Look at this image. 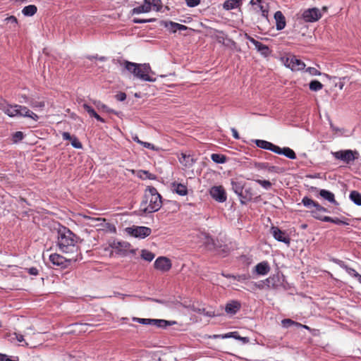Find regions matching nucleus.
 <instances>
[{"instance_id":"nucleus-38","label":"nucleus","mask_w":361,"mask_h":361,"mask_svg":"<svg viewBox=\"0 0 361 361\" xmlns=\"http://www.w3.org/2000/svg\"><path fill=\"white\" fill-rule=\"evenodd\" d=\"M282 324L284 327H288L291 325H295V326H302V327H304L305 329H308V327L305 325H302L298 322H295L290 319H283L282 320Z\"/></svg>"},{"instance_id":"nucleus-15","label":"nucleus","mask_w":361,"mask_h":361,"mask_svg":"<svg viewBox=\"0 0 361 361\" xmlns=\"http://www.w3.org/2000/svg\"><path fill=\"white\" fill-rule=\"evenodd\" d=\"M254 142L255 143L257 147L261 149L270 150L274 153L276 152L277 145H275L270 142L264 140H254Z\"/></svg>"},{"instance_id":"nucleus-20","label":"nucleus","mask_w":361,"mask_h":361,"mask_svg":"<svg viewBox=\"0 0 361 361\" xmlns=\"http://www.w3.org/2000/svg\"><path fill=\"white\" fill-rule=\"evenodd\" d=\"M240 308V303L238 301L233 300L226 305L225 311L227 314H235Z\"/></svg>"},{"instance_id":"nucleus-4","label":"nucleus","mask_w":361,"mask_h":361,"mask_svg":"<svg viewBox=\"0 0 361 361\" xmlns=\"http://www.w3.org/2000/svg\"><path fill=\"white\" fill-rule=\"evenodd\" d=\"M162 7L161 0H144L142 5L133 8L131 11L132 14H140L149 13L151 11H159Z\"/></svg>"},{"instance_id":"nucleus-31","label":"nucleus","mask_w":361,"mask_h":361,"mask_svg":"<svg viewBox=\"0 0 361 361\" xmlns=\"http://www.w3.org/2000/svg\"><path fill=\"white\" fill-rule=\"evenodd\" d=\"M349 197L354 204L361 206V194L360 192L353 190L350 193Z\"/></svg>"},{"instance_id":"nucleus-34","label":"nucleus","mask_w":361,"mask_h":361,"mask_svg":"<svg viewBox=\"0 0 361 361\" xmlns=\"http://www.w3.org/2000/svg\"><path fill=\"white\" fill-rule=\"evenodd\" d=\"M175 322H169L164 319H154V322L153 326H156L160 328H166L167 326L172 325L175 324Z\"/></svg>"},{"instance_id":"nucleus-5","label":"nucleus","mask_w":361,"mask_h":361,"mask_svg":"<svg viewBox=\"0 0 361 361\" xmlns=\"http://www.w3.org/2000/svg\"><path fill=\"white\" fill-rule=\"evenodd\" d=\"M331 154L336 159L342 161L346 164L353 162L358 159L359 153L351 149H342L337 152H332Z\"/></svg>"},{"instance_id":"nucleus-60","label":"nucleus","mask_w":361,"mask_h":361,"mask_svg":"<svg viewBox=\"0 0 361 361\" xmlns=\"http://www.w3.org/2000/svg\"><path fill=\"white\" fill-rule=\"evenodd\" d=\"M237 340L242 341L243 343H247L249 341V338L247 337H241L238 335Z\"/></svg>"},{"instance_id":"nucleus-26","label":"nucleus","mask_w":361,"mask_h":361,"mask_svg":"<svg viewBox=\"0 0 361 361\" xmlns=\"http://www.w3.org/2000/svg\"><path fill=\"white\" fill-rule=\"evenodd\" d=\"M178 159L180 163L185 167H191L194 164L193 158L190 155H187L185 154H181Z\"/></svg>"},{"instance_id":"nucleus-36","label":"nucleus","mask_w":361,"mask_h":361,"mask_svg":"<svg viewBox=\"0 0 361 361\" xmlns=\"http://www.w3.org/2000/svg\"><path fill=\"white\" fill-rule=\"evenodd\" d=\"M310 89L312 91L317 92L323 88V85L318 80H312L309 84Z\"/></svg>"},{"instance_id":"nucleus-13","label":"nucleus","mask_w":361,"mask_h":361,"mask_svg":"<svg viewBox=\"0 0 361 361\" xmlns=\"http://www.w3.org/2000/svg\"><path fill=\"white\" fill-rule=\"evenodd\" d=\"M247 39L255 45L256 49L260 52V54L264 56H267L269 54V47L261 43L260 42L255 39L253 37L248 36Z\"/></svg>"},{"instance_id":"nucleus-17","label":"nucleus","mask_w":361,"mask_h":361,"mask_svg":"<svg viewBox=\"0 0 361 361\" xmlns=\"http://www.w3.org/2000/svg\"><path fill=\"white\" fill-rule=\"evenodd\" d=\"M274 19L277 30H281L286 27V19L281 11H278L274 13Z\"/></svg>"},{"instance_id":"nucleus-24","label":"nucleus","mask_w":361,"mask_h":361,"mask_svg":"<svg viewBox=\"0 0 361 361\" xmlns=\"http://www.w3.org/2000/svg\"><path fill=\"white\" fill-rule=\"evenodd\" d=\"M18 107H22V106L18 104L11 105L10 107H8V109L6 110V114H7L9 117H21V110H20V109Z\"/></svg>"},{"instance_id":"nucleus-10","label":"nucleus","mask_w":361,"mask_h":361,"mask_svg":"<svg viewBox=\"0 0 361 361\" xmlns=\"http://www.w3.org/2000/svg\"><path fill=\"white\" fill-rule=\"evenodd\" d=\"M271 233L277 241L284 243L288 245L290 244V238L285 231H281L279 227L272 226L271 228Z\"/></svg>"},{"instance_id":"nucleus-61","label":"nucleus","mask_w":361,"mask_h":361,"mask_svg":"<svg viewBox=\"0 0 361 361\" xmlns=\"http://www.w3.org/2000/svg\"><path fill=\"white\" fill-rule=\"evenodd\" d=\"M261 2H262V0H251L250 4L258 5L259 6V5H261Z\"/></svg>"},{"instance_id":"nucleus-45","label":"nucleus","mask_w":361,"mask_h":361,"mask_svg":"<svg viewBox=\"0 0 361 361\" xmlns=\"http://www.w3.org/2000/svg\"><path fill=\"white\" fill-rule=\"evenodd\" d=\"M11 104H8L7 102L1 97H0V109L4 111L6 114V110L10 107Z\"/></svg>"},{"instance_id":"nucleus-57","label":"nucleus","mask_w":361,"mask_h":361,"mask_svg":"<svg viewBox=\"0 0 361 361\" xmlns=\"http://www.w3.org/2000/svg\"><path fill=\"white\" fill-rule=\"evenodd\" d=\"M15 337H16V339L19 343H22L23 341H24L23 336V335H21V334H15Z\"/></svg>"},{"instance_id":"nucleus-2","label":"nucleus","mask_w":361,"mask_h":361,"mask_svg":"<svg viewBox=\"0 0 361 361\" xmlns=\"http://www.w3.org/2000/svg\"><path fill=\"white\" fill-rule=\"evenodd\" d=\"M161 205V196L157 190L152 186L147 187L140 204V211L145 214L153 213L159 210Z\"/></svg>"},{"instance_id":"nucleus-52","label":"nucleus","mask_w":361,"mask_h":361,"mask_svg":"<svg viewBox=\"0 0 361 361\" xmlns=\"http://www.w3.org/2000/svg\"><path fill=\"white\" fill-rule=\"evenodd\" d=\"M133 23H149V22H154L155 21L154 18H150V19H140V18H134L133 20Z\"/></svg>"},{"instance_id":"nucleus-18","label":"nucleus","mask_w":361,"mask_h":361,"mask_svg":"<svg viewBox=\"0 0 361 361\" xmlns=\"http://www.w3.org/2000/svg\"><path fill=\"white\" fill-rule=\"evenodd\" d=\"M62 137L64 140H70L71 145L75 149H81L82 147V145L78 139L75 136H71L68 132H63Z\"/></svg>"},{"instance_id":"nucleus-48","label":"nucleus","mask_w":361,"mask_h":361,"mask_svg":"<svg viewBox=\"0 0 361 361\" xmlns=\"http://www.w3.org/2000/svg\"><path fill=\"white\" fill-rule=\"evenodd\" d=\"M139 173H140V176L141 178H149L151 180L154 179V176L151 174L150 173H149L147 171H139Z\"/></svg>"},{"instance_id":"nucleus-21","label":"nucleus","mask_w":361,"mask_h":361,"mask_svg":"<svg viewBox=\"0 0 361 361\" xmlns=\"http://www.w3.org/2000/svg\"><path fill=\"white\" fill-rule=\"evenodd\" d=\"M18 108L20 109V110H21V117L31 118L32 121L35 122L37 121V120L39 119V116L35 113L30 110L27 107L22 106V107Z\"/></svg>"},{"instance_id":"nucleus-53","label":"nucleus","mask_w":361,"mask_h":361,"mask_svg":"<svg viewBox=\"0 0 361 361\" xmlns=\"http://www.w3.org/2000/svg\"><path fill=\"white\" fill-rule=\"evenodd\" d=\"M185 3L189 7H195L200 4V0H185Z\"/></svg>"},{"instance_id":"nucleus-42","label":"nucleus","mask_w":361,"mask_h":361,"mask_svg":"<svg viewBox=\"0 0 361 361\" xmlns=\"http://www.w3.org/2000/svg\"><path fill=\"white\" fill-rule=\"evenodd\" d=\"M324 222H331V223H334L335 224H337V225H341V224H344V225H347L348 223L338 219V218H331L330 216H327L326 218H324Z\"/></svg>"},{"instance_id":"nucleus-50","label":"nucleus","mask_w":361,"mask_h":361,"mask_svg":"<svg viewBox=\"0 0 361 361\" xmlns=\"http://www.w3.org/2000/svg\"><path fill=\"white\" fill-rule=\"evenodd\" d=\"M305 72L308 73L311 75H320L321 73L317 71L315 68L309 67L305 69Z\"/></svg>"},{"instance_id":"nucleus-27","label":"nucleus","mask_w":361,"mask_h":361,"mask_svg":"<svg viewBox=\"0 0 361 361\" xmlns=\"http://www.w3.org/2000/svg\"><path fill=\"white\" fill-rule=\"evenodd\" d=\"M83 109L88 113L90 116L95 118L97 121L104 123V120L94 110L92 107L87 104L82 105Z\"/></svg>"},{"instance_id":"nucleus-35","label":"nucleus","mask_w":361,"mask_h":361,"mask_svg":"<svg viewBox=\"0 0 361 361\" xmlns=\"http://www.w3.org/2000/svg\"><path fill=\"white\" fill-rule=\"evenodd\" d=\"M212 160L217 164H224L226 161V158L224 155L220 154H212L211 155Z\"/></svg>"},{"instance_id":"nucleus-47","label":"nucleus","mask_w":361,"mask_h":361,"mask_svg":"<svg viewBox=\"0 0 361 361\" xmlns=\"http://www.w3.org/2000/svg\"><path fill=\"white\" fill-rule=\"evenodd\" d=\"M250 276L247 274H240L236 276H232V279H235L238 281H245L248 280Z\"/></svg>"},{"instance_id":"nucleus-16","label":"nucleus","mask_w":361,"mask_h":361,"mask_svg":"<svg viewBox=\"0 0 361 361\" xmlns=\"http://www.w3.org/2000/svg\"><path fill=\"white\" fill-rule=\"evenodd\" d=\"M275 153L278 154L284 155L286 157H287L290 159H296V154H295V152L292 149H290L288 147L281 148L280 147L277 146Z\"/></svg>"},{"instance_id":"nucleus-37","label":"nucleus","mask_w":361,"mask_h":361,"mask_svg":"<svg viewBox=\"0 0 361 361\" xmlns=\"http://www.w3.org/2000/svg\"><path fill=\"white\" fill-rule=\"evenodd\" d=\"M5 21L8 23V24H10V28L12 29V30H16L18 27V20L17 18L13 16H11L9 17H7L6 19H5Z\"/></svg>"},{"instance_id":"nucleus-51","label":"nucleus","mask_w":361,"mask_h":361,"mask_svg":"<svg viewBox=\"0 0 361 361\" xmlns=\"http://www.w3.org/2000/svg\"><path fill=\"white\" fill-rule=\"evenodd\" d=\"M141 145H142L144 147L152 149L154 151H158L159 148L157 147H155L153 144L147 142H142Z\"/></svg>"},{"instance_id":"nucleus-58","label":"nucleus","mask_w":361,"mask_h":361,"mask_svg":"<svg viewBox=\"0 0 361 361\" xmlns=\"http://www.w3.org/2000/svg\"><path fill=\"white\" fill-rule=\"evenodd\" d=\"M231 132H232V135L234 138L239 139L240 137H239L238 133L235 128H231Z\"/></svg>"},{"instance_id":"nucleus-30","label":"nucleus","mask_w":361,"mask_h":361,"mask_svg":"<svg viewBox=\"0 0 361 361\" xmlns=\"http://www.w3.org/2000/svg\"><path fill=\"white\" fill-rule=\"evenodd\" d=\"M37 8L35 5L26 6L22 10V13L25 16H32L37 13Z\"/></svg>"},{"instance_id":"nucleus-64","label":"nucleus","mask_w":361,"mask_h":361,"mask_svg":"<svg viewBox=\"0 0 361 361\" xmlns=\"http://www.w3.org/2000/svg\"><path fill=\"white\" fill-rule=\"evenodd\" d=\"M355 279L361 283V275L359 274Z\"/></svg>"},{"instance_id":"nucleus-14","label":"nucleus","mask_w":361,"mask_h":361,"mask_svg":"<svg viewBox=\"0 0 361 361\" xmlns=\"http://www.w3.org/2000/svg\"><path fill=\"white\" fill-rule=\"evenodd\" d=\"M269 271L270 266L267 261L261 262L255 267V272L260 276L267 275Z\"/></svg>"},{"instance_id":"nucleus-11","label":"nucleus","mask_w":361,"mask_h":361,"mask_svg":"<svg viewBox=\"0 0 361 361\" xmlns=\"http://www.w3.org/2000/svg\"><path fill=\"white\" fill-rule=\"evenodd\" d=\"M78 255H76L75 257H74V256L71 257L68 259H66L65 257H63L61 255L56 254V253L51 254L49 255V260L51 261V262L53 264L57 265V266L64 265V264L66 261L76 262V261H78Z\"/></svg>"},{"instance_id":"nucleus-32","label":"nucleus","mask_w":361,"mask_h":361,"mask_svg":"<svg viewBox=\"0 0 361 361\" xmlns=\"http://www.w3.org/2000/svg\"><path fill=\"white\" fill-rule=\"evenodd\" d=\"M161 25H164L166 28H167L171 32H176L178 31V27L176 25H178V23L164 20L161 22Z\"/></svg>"},{"instance_id":"nucleus-40","label":"nucleus","mask_w":361,"mask_h":361,"mask_svg":"<svg viewBox=\"0 0 361 361\" xmlns=\"http://www.w3.org/2000/svg\"><path fill=\"white\" fill-rule=\"evenodd\" d=\"M133 321L137 322L140 324L145 325H152L153 326L154 322V319H144V318H137L134 317L133 319Z\"/></svg>"},{"instance_id":"nucleus-49","label":"nucleus","mask_w":361,"mask_h":361,"mask_svg":"<svg viewBox=\"0 0 361 361\" xmlns=\"http://www.w3.org/2000/svg\"><path fill=\"white\" fill-rule=\"evenodd\" d=\"M23 138V133L20 131L16 132L13 135V140L14 142L20 141Z\"/></svg>"},{"instance_id":"nucleus-46","label":"nucleus","mask_w":361,"mask_h":361,"mask_svg":"<svg viewBox=\"0 0 361 361\" xmlns=\"http://www.w3.org/2000/svg\"><path fill=\"white\" fill-rule=\"evenodd\" d=\"M343 267L350 276L354 278H355L359 274V273H357L354 269L348 267L346 265L343 266Z\"/></svg>"},{"instance_id":"nucleus-33","label":"nucleus","mask_w":361,"mask_h":361,"mask_svg":"<svg viewBox=\"0 0 361 361\" xmlns=\"http://www.w3.org/2000/svg\"><path fill=\"white\" fill-rule=\"evenodd\" d=\"M302 203L303 205L307 208H316L317 205H319V203L314 202L312 199L309 198L308 197H304L302 200Z\"/></svg>"},{"instance_id":"nucleus-44","label":"nucleus","mask_w":361,"mask_h":361,"mask_svg":"<svg viewBox=\"0 0 361 361\" xmlns=\"http://www.w3.org/2000/svg\"><path fill=\"white\" fill-rule=\"evenodd\" d=\"M29 104L32 108H39V109H42L45 106V103L44 101L32 100L29 102Z\"/></svg>"},{"instance_id":"nucleus-1","label":"nucleus","mask_w":361,"mask_h":361,"mask_svg":"<svg viewBox=\"0 0 361 361\" xmlns=\"http://www.w3.org/2000/svg\"><path fill=\"white\" fill-rule=\"evenodd\" d=\"M78 238L68 228L62 227L58 231L57 245L59 250L66 254L73 255L78 252Z\"/></svg>"},{"instance_id":"nucleus-62","label":"nucleus","mask_w":361,"mask_h":361,"mask_svg":"<svg viewBox=\"0 0 361 361\" xmlns=\"http://www.w3.org/2000/svg\"><path fill=\"white\" fill-rule=\"evenodd\" d=\"M132 139H133L135 142H136L137 143H138V144H140V145H141V143H142V140H140L139 139V137H137V135H133V136L132 137Z\"/></svg>"},{"instance_id":"nucleus-19","label":"nucleus","mask_w":361,"mask_h":361,"mask_svg":"<svg viewBox=\"0 0 361 361\" xmlns=\"http://www.w3.org/2000/svg\"><path fill=\"white\" fill-rule=\"evenodd\" d=\"M324 212H328L327 209L319 204L317 205V207L311 211V214L314 219L324 221V218L327 217L326 216L322 215V213Z\"/></svg>"},{"instance_id":"nucleus-22","label":"nucleus","mask_w":361,"mask_h":361,"mask_svg":"<svg viewBox=\"0 0 361 361\" xmlns=\"http://www.w3.org/2000/svg\"><path fill=\"white\" fill-rule=\"evenodd\" d=\"M319 195L324 200L328 202L334 204V205H338V203L335 200L334 194L329 190L322 189L319 190Z\"/></svg>"},{"instance_id":"nucleus-28","label":"nucleus","mask_w":361,"mask_h":361,"mask_svg":"<svg viewBox=\"0 0 361 361\" xmlns=\"http://www.w3.org/2000/svg\"><path fill=\"white\" fill-rule=\"evenodd\" d=\"M231 186H232V190L236 195H238L239 197L243 196V190L244 185L242 182L232 180Z\"/></svg>"},{"instance_id":"nucleus-59","label":"nucleus","mask_w":361,"mask_h":361,"mask_svg":"<svg viewBox=\"0 0 361 361\" xmlns=\"http://www.w3.org/2000/svg\"><path fill=\"white\" fill-rule=\"evenodd\" d=\"M176 27H178V30L179 31H183V30H186L188 29V27L184 25H181V24H179L178 23V25H176Z\"/></svg>"},{"instance_id":"nucleus-3","label":"nucleus","mask_w":361,"mask_h":361,"mask_svg":"<svg viewBox=\"0 0 361 361\" xmlns=\"http://www.w3.org/2000/svg\"><path fill=\"white\" fill-rule=\"evenodd\" d=\"M126 69L132 73L134 77L142 81L155 82L156 78L151 75H154L149 63H136L130 61L125 62Z\"/></svg>"},{"instance_id":"nucleus-55","label":"nucleus","mask_w":361,"mask_h":361,"mask_svg":"<svg viewBox=\"0 0 361 361\" xmlns=\"http://www.w3.org/2000/svg\"><path fill=\"white\" fill-rule=\"evenodd\" d=\"M259 8L262 12V16L265 18H267L268 11L266 8H264L262 5H259Z\"/></svg>"},{"instance_id":"nucleus-23","label":"nucleus","mask_w":361,"mask_h":361,"mask_svg":"<svg viewBox=\"0 0 361 361\" xmlns=\"http://www.w3.org/2000/svg\"><path fill=\"white\" fill-rule=\"evenodd\" d=\"M112 247L115 249L118 253L124 255L125 252L128 249L130 244L127 242H114Z\"/></svg>"},{"instance_id":"nucleus-56","label":"nucleus","mask_w":361,"mask_h":361,"mask_svg":"<svg viewBox=\"0 0 361 361\" xmlns=\"http://www.w3.org/2000/svg\"><path fill=\"white\" fill-rule=\"evenodd\" d=\"M28 272L31 274V275H34V276H36L38 274V270L37 268H35V267H31L29 269V271Z\"/></svg>"},{"instance_id":"nucleus-25","label":"nucleus","mask_w":361,"mask_h":361,"mask_svg":"<svg viewBox=\"0 0 361 361\" xmlns=\"http://www.w3.org/2000/svg\"><path fill=\"white\" fill-rule=\"evenodd\" d=\"M172 190L181 196H184L188 194L187 187L181 183H173L172 184Z\"/></svg>"},{"instance_id":"nucleus-43","label":"nucleus","mask_w":361,"mask_h":361,"mask_svg":"<svg viewBox=\"0 0 361 361\" xmlns=\"http://www.w3.org/2000/svg\"><path fill=\"white\" fill-rule=\"evenodd\" d=\"M258 184H259L262 188H264L265 190H269L271 189L272 184L269 180H255Z\"/></svg>"},{"instance_id":"nucleus-12","label":"nucleus","mask_w":361,"mask_h":361,"mask_svg":"<svg viewBox=\"0 0 361 361\" xmlns=\"http://www.w3.org/2000/svg\"><path fill=\"white\" fill-rule=\"evenodd\" d=\"M154 267L162 271H167L171 269V263L169 259L159 257L154 262Z\"/></svg>"},{"instance_id":"nucleus-6","label":"nucleus","mask_w":361,"mask_h":361,"mask_svg":"<svg viewBox=\"0 0 361 361\" xmlns=\"http://www.w3.org/2000/svg\"><path fill=\"white\" fill-rule=\"evenodd\" d=\"M281 60L284 66L293 71H300L305 68V63L295 56L282 58Z\"/></svg>"},{"instance_id":"nucleus-41","label":"nucleus","mask_w":361,"mask_h":361,"mask_svg":"<svg viewBox=\"0 0 361 361\" xmlns=\"http://www.w3.org/2000/svg\"><path fill=\"white\" fill-rule=\"evenodd\" d=\"M141 256L143 259H145L147 262H151L154 258V255L152 252H151L147 250H143L142 251Z\"/></svg>"},{"instance_id":"nucleus-39","label":"nucleus","mask_w":361,"mask_h":361,"mask_svg":"<svg viewBox=\"0 0 361 361\" xmlns=\"http://www.w3.org/2000/svg\"><path fill=\"white\" fill-rule=\"evenodd\" d=\"M238 333L237 331L229 332L225 334L214 335V338H221L222 339L233 338L237 340Z\"/></svg>"},{"instance_id":"nucleus-29","label":"nucleus","mask_w":361,"mask_h":361,"mask_svg":"<svg viewBox=\"0 0 361 361\" xmlns=\"http://www.w3.org/2000/svg\"><path fill=\"white\" fill-rule=\"evenodd\" d=\"M241 0H226L223 4L225 10L229 11L238 8L240 4Z\"/></svg>"},{"instance_id":"nucleus-7","label":"nucleus","mask_w":361,"mask_h":361,"mask_svg":"<svg viewBox=\"0 0 361 361\" xmlns=\"http://www.w3.org/2000/svg\"><path fill=\"white\" fill-rule=\"evenodd\" d=\"M209 194L214 200L219 202H224L226 201V193L221 185L212 187L209 190Z\"/></svg>"},{"instance_id":"nucleus-9","label":"nucleus","mask_w":361,"mask_h":361,"mask_svg":"<svg viewBox=\"0 0 361 361\" xmlns=\"http://www.w3.org/2000/svg\"><path fill=\"white\" fill-rule=\"evenodd\" d=\"M302 16L305 22L313 23L317 21L322 17V13L318 8H312L304 11Z\"/></svg>"},{"instance_id":"nucleus-54","label":"nucleus","mask_w":361,"mask_h":361,"mask_svg":"<svg viewBox=\"0 0 361 361\" xmlns=\"http://www.w3.org/2000/svg\"><path fill=\"white\" fill-rule=\"evenodd\" d=\"M116 98L118 101L123 102L126 99V94L124 92H120L116 95Z\"/></svg>"},{"instance_id":"nucleus-8","label":"nucleus","mask_w":361,"mask_h":361,"mask_svg":"<svg viewBox=\"0 0 361 361\" xmlns=\"http://www.w3.org/2000/svg\"><path fill=\"white\" fill-rule=\"evenodd\" d=\"M128 230L131 235L139 238H145L149 236L152 232L151 228L146 226H133L128 228Z\"/></svg>"},{"instance_id":"nucleus-63","label":"nucleus","mask_w":361,"mask_h":361,"mask_svg":"<svg viewBox=\"0 0 361 361\" xmlns=\"http://www.w3.org/2000/svg\"><path fill=\"white\" fill-rule=\"evenodd\" d=\"M202 235L204 236V238H205V241H204V243H209V236L206 233H202Z\"/></svg>"}]
</instances>
